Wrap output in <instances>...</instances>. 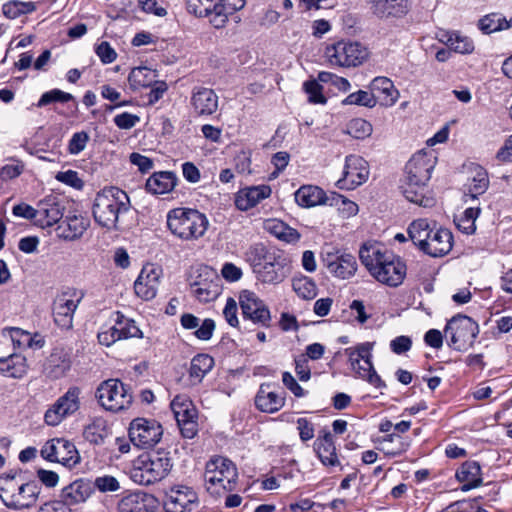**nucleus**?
<instances>
[{"instance_id":"nucleus-1","label":"nucleus","mask_w":512,"mask_h":512,"mask_svg":"<svg viewBox=\"0 0 512 512\" xmlns=\"http://www.w3.org/2000/svg\"><path fill=\"white\" fill-rule=\"evenodd\" d=\"M359 258L371 276L387 286H399L406 276L405 263L379 243H365Z\"/></svg>"},{"instance_id":"nucleus-2","label":"nucleus","mask_w":512,"mask_h":512,"mask_svg":"<svg viewBox=\"0 0 512 512\" xmlns=\"http://www.w3.org/2000/svg\"><path fill=\"white\" fill-rule=\"evenodd\" d=\"M246 260L257 280L264 284H279L289 274L287 258L263 243L250 246L246 252Z\"/></svg>"},{"instance_id":"nucleus-3","label":"nucleus","mask_w":512,"mask_h":512,"mask_svg":"<svg viewBox=\"0 0 512 512\" xmlns=\"http://www.w3.org/2000/svg\"><path fill=\"white\" fill-rule=\"evenodd\" d=\"M129 206L130 200L125 191L117 187H105L94 198V220L107 230H116L120 215L126 213Z\"/></svg>"},{"instance_id":"nucleus-4","label":"nucleus","mask_w":512,"mask_h":512,"mask_svg":"<svg viewBox=\"0 0 512 512\" xmlns=\"http://www.w3.org/2000/svg\"><path fill=\"white\" fill-rule=\"evenodd\" d=\"M167 228L183 241H195L203 237L209 225L207 217L196 209L174 208L167 213Z\"/></svg>"},{"instance_id":"nucleus-5","label":"nucleus","mask_w":512,"mask_h":512,"mask_svg":"<svg viewBox=\"0 0 512 512\" xmlns=\"http://www.w3.org/2000/svg\"><path fill=\"white\" fill-rule=\"evenodd\" d=\"M171 468L169 453L164 451L143 453L133 461L129 476L134 483L148 486L164 479Z\"/></svg>"},{"instance_id":"nucleus-6","label":"nucleus","mask_w":512,"mask_h":512,"mask_svg":"<svg viewBox=\"0 0 512 512\" xmlns=\"http://www.w3.org/2000/svg\"><path fill=\"white\" fill-rule=\"evenodd\" d=\"M40 489L34 481L25 482L15 475L0 476V499L11 509L21 510L34 506Z\"/></svg>"},{"instance_id":"nucleus-7","label":"nucleus","mask_w":512,"mask_h":512,"mask_svg":"<svg viewBox=\"0 0 512 512\" xmlns=\"http://www.w3.org/2000/svg\"><path fill=\"white\" fill-rule=\"evenodd\" d=\"M238 472L235 464L224 457L212 458L206 464L204 479L206 490L220 496L235 488Z\"/></svg>"},{"instance_id":"nucleus-8","label":"nucleus","mask_w":512,"mask_h":512,"mask_svg":"<svg viewBox=\"0 0 512 512\" xmlns=\"http://www.w3.org/2000/svg\"><path fill=\"white\" fill-rule=\"evenodd\" d=\"M245 0H187L190 13L198 17L209 18L215 28H222L229 16L242 9Z\"/></svg>"},{"instance_id":"nucleus-9","label":"nucleus","mask_w":512,"mask_h":512,"mask_svg":"<svg viewBox=\"0 0 512 512\" xmlns=\"http://www.w3.org/2000/svg\"><path fill=\"white\" fill-rule=\"evenodd\" d=\"M373 347L374 343L363 342L356 346L346 348L344 353L348 357L350 367L357 377L366 380L376 388H380L384 386V383L375 371L372 363Z\"/></svg>"},{"instance_id":"nucleus-10","label":"nucleus","mask_w":512,"mask_h":512,"mask_svg":"<svg viewBox=\"0 0 512 512\" xmlns=\"http://www.w3.org/2000/svg\"><path fill=\"white\" fill-rule=\"evenodd\" d=\"M368 56V49L355 41L342 40L327 45L325 48V57L328 63L337 67H357L363 64Z\"/></svg>"},{"instance_id":"nucleus-11","label":"nucleus","mask_w":512,"mask_h":512,"mask_svg":"<svg viewBox=\"0 0 512 512\" xmlns=\"http://www.w3.org/2000/svg\"><path fill=\"white\" fill-rule=\"evenodd\" d=\"M95 397L99 405L110 412H120L132 404V394L119 379L102 381L96 389Z\"/></svg>"},{"instance_id":"nucleus-12","label":"nucleus","mask_w":512,"mask_h":512,"mask_svg":"<svg viewBox=\"0 0 512 512\" xmlns=\"http://www.w3.org/2000/svg\"><path fill=\"white\" fill-rule=\"evenodd\" d=\"M321 259L328 272L335 278L346 280L352 278L357 271L354 255L334 245H325Z\"/></svg>"},{"instance_id":"nucleus-13","label":"nucleus","mask_w":512,"mask_h":512,"mask_svg":"<svg viewBox=\"0 0 512 512\" xmlns=\"http://www.w3.org/2000/svg\"><path fill=\"white\" fill-rule=\"evenodd\" d=\"M444 333L445 337L450 339L449 345L462 351L473 345L479 333V327L470 317L457 315L447 323Z\"/></svg>"},{"instance_id":"nucleus-14","label":"nucleus","mask_w":512,"mask_h":512,"mask_svg":"<svg viewBox=\"0 0 512 512\" xmlns=\"http://www.w3.org/2000/svg\"><path fill=\"white\" fill-rule=\"evenodd\" d=\"M81 390L79 387H70L60 396L44 414V422L48 426H58L67 418L75 415L81 407Z\"/></svg>"},{"instance_id":"nucleus-15","label":"nucleus","mask_w":512,"mask_h":512,"mask_svg":"<svg viewBox=\"0 0 512 512\" xmlns=\"http://www.w3.org/2000/svg\"><path fill=\"white\" fill-rule=\"evenodd\" d=\"M128 434L134 446L146 449L155 446L161 440L163 429L156 420L139 417L130 423Z\"/></svg>"},{"instance_id":"nucleus-16","label":"nucleus","mask_w":512,"mask_h":512,"mask_svg":"<svg viewBox=\"0 0 512 512\" xmlns=\"http://www.w3.org/2000/svg\"><path fill=\"white\" fill-rule=\"evenodd\" d=\"M84 297V292L78 289H68L62 292L54 302L53 315L55 323L63 328L70 329L73 316Z\"/></svg>"},{"instance_id":"nucleus-17","label":"nucleus","mask_w":512,"mask_h":512,"mask_svg":"<svg viewBox=\"0 0 512 512\" xmlns=\"http://www.w3.org/2000/svg\"><path fill=\"white\" fill-rule=\"evenodd\" d=\"M44 459L60 463L72 468L80 461V455L74 443L64 438H55L47 441L41 449Z\"/></svg>"},{"instance_id":"nucleus-18","label":"nucleus","mask_w":512,"mask_h":512,"mask_svg":"<svg viewBox=\"0 0 512 512\" xmlns=\"http://www.w3.org/2000/svg\"><path fill=\"white\" fill-rule=\"evenodd\" d=\"M369 177L368 162L359 155L345 158L342 177L337 181L340 189L353 190L367 181Z\"/></svg>"},{"instance_id":"nucleus-19","label":"nucleus","mask_w":512,"mask_h":512,"mask_svg":"<svg viewBox=\"0 0 512 512\" xmlns=\"http://www.w3.org/2000/svg\"><path fill=\"white\" fill-rule=\"evenodd\" d=\"M171 409L182 435L188 439L193 438L197 432V411L190 398L186 395H177L171 402Z\"/></svg>"},{"instance_id":"nucleus-20","label":"nucleus","mask_w":512,"mask_h":512,"mask_svg":"<svg viewBox=\"0 0 512 512\" xmlns=\"http://www.w3.org/2000/svg\"><path fill=\"white\" fill-rule=\"evenodd\" d=\"M238 299L244 319L251 320L255 324L268 325L271 318L270 311L254 292L243 290Z\"/></svg>"},{"instance_id":"nucleus-21","label":"nucleus","mask_w":512,"mask_h":512,"mask_svg":"<svg viewBox=\"0 0 512 512\" xmlns=\"http://www.w3.org/2000/svg\"><path fill=\"white\" fill-rule=\"evenodd\" d=\"M162 270L154 264L145 265L134 283L137 296L143 300H151L156 294L160 284Z\"/></svg>"},{"instance_id":"nucleus-22","label":"nucleus","mask_w":512,"mask_h":512,"mask_svg":"<svg viewBox=\"0 0 512 512\" xmlns=\"http://www.w3.org/2000/svg\"><path fill=\"white\" fill-rule=\"evenodd\" d=\"M63 211L64 208L57 196H46L36 205L35 225L40 228L52 227L62 219Z\"/></svg>"},{"instance_id":"nucleus-23","label":"nucleus","mask_w":512,"mask_h":512,"mask_svg":"<svg viewBox=\"0 0 512 512\" xmlns=\"http://www.w3.org/2000/svg\"><path fill=\"white\" fill-rule=\"evenodd\" d=\"M435 165L436 157L434 155L425 151H419L406 164L405 177L416 179L421 183H428Z\"/></svg>"},{"instance_id":"nucleus-24","label":"nucleus","mask_w":512,"mask_h":512,"mask_svg":"<svg viewBox=\"0 0 512 512\" xmlns=\"http://www.w3.org/2000/svg\"><path fill=\"white\" fill-rule=\"evenodd\" d=\"M404 197L411 203L420 207L429 208L435 205L436 199L428 187V183H421L416 179L405 177L401 184Z\"/></svg>"},{"instance_id":"nucleus-25","label":"nucleus","mask_w":512,"mask_h":512,"mask_svg":"<svg viewBox=\"0 0 512 512\" xmlns=\"http://www.w3.org/2000/svg\"><path fill=\"white\" fill-rule=\"evenodd\" d=\"M452 245V233L448 229L437 227L435 223L422 252L431 257H442L450 252Z\"/></svg>"},{"instance_id":"nucleus-26","label":"nucleus","mask_w":512,"mask_h":512,"mask_svg":"<svg viewBox=\"0 0 512 512\" xmlns=\"http://www.w3.org/2000/svg\"><path fill=\"white\" fill-rule=\"evenodd\" d=\"M157 499L146 492L136 491L123 496L117 504L118 512H155Z\"/></svg>"},{"instance_id":"nucleus-27","label":"nucleus","mask_w":512,"mask_h":512,"mask_svg":"<svg viewBox=\"0 0 512 512\" xmlns=\"http://www.w3.org/2000/svg\"><path fill=\"white\" fill-rule=\"evenodd\" d=\"M197 501L196 492L187 486H176L166 494L164 508L166 512H185Z\"/></svg>"},{"instance_id":"nucleus-28","label":"nucleus","mask_w":512,"mask_h":512,"mask_svg":"<svg viewBox=\"0 0 512 512\" xmlns=\"http://www.w3.org/2000/svg\"><path fill=\"white\" fill-rule=\"evenodd\" d=\"M191 106L197 116H210L218 110L219 97L213 89L198 87L192 92Z\"/></svg>"},{"instance_id":"nucleus-29","label":"nucleus","mask_w":512,"mask_h":512,"mask_svg":"<svg viewBox=\"0 0 512 512\" xmlns=\"http://www.w3.org/2000/svg\"><path fill=\"white\" fill-rule=\"evenodd\" d=\"M285 404V397L276 391L271 384H261L255 397L257 409L265 413H275Z\"/></svg>"},{"instance_id":"nucleus-30","label":"nucleus","mask_w":512,"mask_h":512,"mask_svg":"<svg viewBox=\"0 0 512 512\" xmlns=\"http://www.w3.org/2000/svg\"><path fill=\"white\" fill-rule=\"evenodd\" d=\"M371 12L379 18H399L408 13L409 0H368Z\"/></svg>"},{"instance_id":"nucleus-31","label":"nucleus","mask_w":512,"mask_h":512,"mask_svg":"<svg viewBox=\"0 0 512 512\" xmlns=\"http://www.w3.org/2000/svg\"><path fill=\"white\" fill-rule=\"evenodd\" d=\"M271 192V188L268 185L251 186L241 189L236 193L235 205L239 210L247 211L268 198Z\"/></svg>"},{"instance_id":"nucleus-32","label":"nucleus","mask_w":512,"mask_h":512,"mask_svg":"<svg viewBox=\"0 0 512 512\" xmlns=\"http://www.w3.org/2000/svg\"><path fill=\"white\" fill-rule=\"evenodd\" d=\"M90 226L88 217L82 214H68L58 229L60 237L64 240L74 241L80 239Z\"/></svg>"},{"instance_id":"nucleus-33","label":"nucleus","mask_w":512,"mask_h":512,"mask_svg":"<svg viewBox=\"0 0 512 512\" xmlns=\"http://www.w3.org/2000/svg\"><path fill=\"white\" fill-rule=\"evenodd\" d=\"M314 450L323 465L332 467L340 465L330 431L323 430L320 432L314 442Z\"/></svg>"},{"instance_id":"nucleus-34","label":"nucleus","mask_w":512,"mask_h":512,"mask_svg":"<svg viewBox=\"0 0 512 512\" xmlns=\"http://www.w3.org/2000/svg\"><path fill=\"white\" fill-rule=\"evenodd\" d=\"M370 90L376 101L386 107L393 106L399 97V92L395 88L394 83L387 77H375L370 84Z\"/></svg>"},{"instance_id":"nucleus-35","label":"nucleus","mask_w":512,"mask_h":512,"mask_svg":"<svg viewBox=\"0 0 512 512\" xmlns=\"http://www.w3.org/2000/svg\"><path fill=\"white\" fill-rule=\"evenodd\" d=\"M489 186V179L487 172L481 166H474L471 169L470 176L467 179V183L465 184V201H468V198L474 200L477 196L483 194Z\"/></svg>"},{"instance_id":"nucleus-36","label":"nucleus","mask_w":512,"mask_h":512,"mask_svg":"<svg viewBox=\"0 0 512 512\" xmlns=\"http://www.w3.org/2000/svg\"><path fill=\"white\" fill-rule=\"evenodd\" d=\"M262 227L264 231L286 243H296L301 237L296 229L288 226L280 219H265L262 223Z\"/></svg>"},{"instance_id":"nucleus-37","label":"nucleus","mask_w":512,"mask_h":512,"mask_svg":"<svg viewBox=\"0 0 512 512\" xmlns=\"http://www.w3.org/2000/svg\"><path fill=\"white\" fill-rule=\"evenodd\" d=\"M176 182L177 178L172 172H155L146 181V190L154 195L166 194L174 189Z\"/></svg>"},{"instance_id":"nucleus-38","label":"nucleus","mask_w":512,"mask_h":512,"mask_svg":"<svg viewBox=\"0 0 512 512\" xmlns=\"http://www.w3.org/2000/svg\"><path fill=\"white\" fill-rule=\"evenodd\" d=\"M456 478L464 483L461 490L466 492L482 484L481 468L477 462L467 461L456 472Z\"/></svg>"},{"instance_id":"nucleus-39","label":"nucleus","mask_w":512,"mask_h":512,"mask_svg":"<svg viewBox=\"0 0 512 512\" xmlns=\"http://www.w3.org/2000/svg\"><path fill=\"white\" fill-rule=\"evenodd\" d=\"M91 495V487L84 481H75L66 486L61 493L62 503L67 507L85 502Z\"/></svg>"},{"instance_id":"nucleus-40","label":"nucleus","mask_w":512,"mask_h":512,"mask_svg":"<svg viewBox=\"0 0 512 512\" xmlns=\"http://www.w3.org/2000/svg\"><path fill=\"white\" fill-rule=\"evenodd\" d=\"M434 224V221H430L426 218H419L411 222L408 226L407 232L409 239L419 250H423L424 245L427 242V237L430 235Z\"/></svg>"},{"instance_id":"nucleus-41","label":"nucleus","mask_w":512,"mask_h":512,"mask_svg":"<svg viewBox=\"0 0 512 512\" xmlns=\"http://www.w3.org/2000/svg\"><path fill=\"white\" fill-rule=\"evenodd\" d=\"M512 27V17L507 20L501 13L492 12L477 21V28L485 35L500 32Z\"/></svg>"},{"instance_id":"nucleus-42","label":"nucleus","mask_w":512,"mask_h":512,"mask_svg":"<svg viewBox=\"0 0 512 512\" xmlns=\"http://www.w3.org/2000/svg\"><path fill=\"white\" fill-rule=\"evenodd\" d=\"M28 370L26 358L21 354H11L0 358V373L11 378H21Z\"/></svg>"},{"instance_id":"nucleus-43","label":"nucleus","mask_w":512,"mask_h":512,"mask_svg":"<svg viewBox=\"0 0 512 512\" xmlns=\"http://www.w3.org/2000/svg\"><path fill=\"white\" fill-rule=\"evenodd\" d=\"M439 39L459 54H471L475 49L473 40L458 31L444 32Z\"/></svg>"},{"instance_id":"nucleus-44","label":"nucleus","mask_w":512,"mask_h":512,"mask_svg":"<svg viewBox=\"0 0 512 512\" xmlns=\"http://www.w3.org/2000/svg\"><path fill=\"white\" fill-rule=\"evenodd\" d=\"M325 192L318 186L304 185L295 193V201L302 207H314L324 204Z\"/></svg>"},{"instance_id":"nucleus-45","label":"nucleus","mask_w":512,"mask_h":512,"mask_svg":"<svg viewBox=\"0 0 512 512\" xmlns=\"http://www.w3.org/2000/svg\"><path fill=\"white\" fill-rule=\"evenodd\" d=\"M110 435V428L105 419L101 417L94 418L83 431L84 438L92 444H104L105 439Z\"/></svg>"},{"instance_id":"nucleus-46","label":"nucleus","mask_w":512,"mask_h":512,"mask_svg":"<svg viewBox=\"0 0 512 512\" xmlns=\"http://www.w3.org/2000/svg\"><path fill=\"white\" fill-rule=\"evenodd\" d=\"M157 74L154 70L147 67L133 68L128 76V82L133 90L147 88L156 82Z\"/></svg>"},{"instance_id":"nucleus-47","label":"nucleus","mask_w":512,"mask_h":512,"mask_svg":"<svg viewBox=\"0 0 512 512\" xmlns=\"http://www.w3.org/2000/svg\"><path fill=\"white\" fill-rule=\"evenodd\" d=\"M4 337H9L14 346L19 348L42 347L43 341L36 339L29 332L20 328L10 327L3 331Z\"/></svg>"},{"instance_id":"nucleus-48","label":"nucleus","mask_w":512,"mask_h":512,"mask_svg":"<svg viewBox=\"0 0 512 512\" xmlns=\"http://www.w3.org/2000/svg\"><path fill=\"white\" fill-rule=\"evenodd\" d=\"M214 366V359L208 354H198L194 356L190 363V378L199 383Z\"/></svg>"},{"instance_id":"nucleus-49","label":"nucleus","mask_w":512,"mask_h":512,"mask_svg":"<svg viewBox=\"0 0 512 512\" xmlns=\"http://www.w3.org/2000/svg\"><path fill=\"white\" fill-rule=\"evenodd\" d=\"M114 322L120 339L142 338V331L136 325L135 321L125 317L120 312L114 313Z\"/></svg>"},{"instance_id":"nucleus-50","label":"nucleus","mask_w":512,"mask_h":512,"mask_svg":"<svg viewBox=\"0 0 512 512\" xmlns=\"http://www.w3.org/2000/svg\"><path fill=\"white\" fill-rule=\"evenodd\" d=\"M192 292L199 301L209 302L218 297L220 294V288L213 280H204L201 282H195L192 285Z\"/></svg>"},{"instance_id":"nucleus-51","label":"nucleus","mask_w":512,"mask_h":512,"mask_svg":"<svg viewBox=\"0 0 512 512\" xmlns=\"http://www.w3.org/2000/svg\"><path fill=\"white\" fill-rule=\"evenodd\" d=\"M70 368V360L66 354L62 352H54L50 355L47 362V370L54 378H59L65 374Z\"/></svg>"},{"instance_id":"nucleus-52","label":"nucleus","mask_w":512,"mask_h":512,"mask_svg":"<svg viewBox=\"0 0 512 512\" xmlns=\"http://www.w3.org/2000/svg\"><path fill=\"white\" fill-rule=\"evenodd\" d=\"M292 287L295 293L305 300L313 299L317 295L315 282L307 276L295 277L292 281Z\"/></svg>"},{"instance_id":"nucleus-53","label":"nucleus","mask_w":512,"mask_h":512,"mask_svg":"<svg viewBox=\"0 0 512 512\" xmlns=\"http://www.w3.org/2000/svg\"><path fill=\"white\" fill-rule=\"evenodd\" d=\"M479 213L480 208L478 207L467 208L461 216L455 218L456 226L467 235L474 233L476 230L475 221L478 218Z\"/></svg>"},{"instance_id":"nucleus-54","label":"nucleus","mask_w":512,"mask_h":512,"mask_svg":"<svg viewBox=\"0 0 512 512\" xmlns=\"http://www.w3.org/2000/svg\"><path fill=\"white\" fill-rule=\"evenodd\" d=\"M345 132L355 139H365L371 136L373 127L365 119L355 118L349 121Z\"/></svg>"},{"instance_id":"nucleus-55","label":"nucleus","mask_w":512,"mask_h":512,"mask_svg":"<svg viewBox=\"0 0 512 512\" xmlns=\"http://www.w3.org/2000/svg\"><path fill=\"white\" fill-rule=\"evenodd\" d=\"M35 6L32 2L8 1L3 7V14L9 19H15L22 14L32 12Z\"/></svg>"},{"instance_id":"nucleus-56","label":"nucleus","mask_w":512,"mask_h":512,"mask_svg":"<svg viewBox=\"0 0 512 512\" xmlns=\"http://www.w3.org/2000/svg\"><path fill=\"white\" fill-rule=\"evenodd\" d=\"M343 105H358L372 108L376 105V97L371 92L359 90L349 94L343 101Z\"/></svg>"},{"instance_id":"nucleus-57","label":"nucleus","mask_w":512,"mask_h":512,"mask_svg":"<svg viewBox=\"0 0 512 512\" xmlns=\"http://www.w3.org/2000/svg\"><path fill=\"white\" fill-rule=\"evenodd\" d=\"M303 89L308 95V101L313 104H325L327 98L323 94V87L317 80L311 79L303 84Z\"/></svg>"},{"instance_id":"nucleus-58","label":"nucleus","mask_w":512,"mask_h":512,"mask_svg":"<svg viewBox=\"0 0 512 512\" xmlns=\"http://www.w3.org/2000/svg\"><path fill=\"white\" fill-rule=\"evenodd\" d=\"M73 99V95L60 89H52L42 94L37 107H43L54 102L65 103Z\"/></svg>"},{"instance_id":"nucleus-59","label":"nucleus","mask_w":512,"mask_h":512,"mask_svg":"<svg viewBox=\"0 0 512 512\" xmlns=\"http://www.w3.org/2000/svg\"><path fill=\"white\" fill-rule=\"evenodd\" d=\"M333 201L343 218H349L358 213V205L342 195H335Z\"/></svg>"},{"instance_id":"nucleus-60","label":"nucleus","mask_w":512,"mask_h":512,"mask_svg":"<svg viewBox=\"0 0 512 512\" xmlns=\"http://www.w3.org/2000/svg\"><path fill=\"white\" fill-rule=\"evenodd\" d=\"M55 179L74 189L81 190L84 187V181L79 177L78 172L67 170L58 172Z\"/></svg>"},{"instance_id":"nucleus-61","label":"nucleus","mask_w":512,"mask_h":512,"mask_svg":"<svg viewBox=\"0 0 512 512\" xmlns=\"http://www.w3.org/2000/svg\"><path fill=\"white\" fill-rule=\"evenodd\" d=\"M95 487L103 493L115 492L120 489L119 481L111 475L99 476L94 481Z\"/></svg>"},{"instance_id":"nucleus-62","label":"nucleus","mask_w":512,"mask_h":512,"mask_svg":"<svg viewBox=\"0 0 512 512\" xmlns=\"http://www.w3.org/2000/svg\"><path fill=\"white\" fill-rule=\"evenodd\" d=\"M95 52L97 56L100 58L101 62L104 64H110L114 62L117 58L116 51L106 41H103L100 44H98L95 48Z\"/></svg>"},{"instance_id":"nucleus-63","label":"nucleus","mask_w":512,"mask_h":512,"mask_svg":"<svg viewBox=\"0 0 512 512\" xmlns=\"http://www.w3.org/2000/svg\"><path fill=\"white\" fill-rule=\"evenodd\" d=\"M88 140L89 136L86 132L75 133L69 141V152L74 155L79 154L85 149Z\"/></svg>"},{"instance_id":"nucleus-64","label":"nucleus","mask_w":512,"mask_h":512,"mask_svg":"<svg viewBox=\"0 0 512 512\" xmlns=\"http://www.w3.org/2000/svg\"><path fill=\"white\" fill-rule=\"evenodd\" d=\"M140 121V117L129 112H123L114 117L115 125L120 129H131Z\"/></svg>"}]
</instances>
